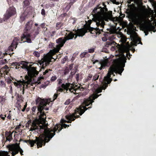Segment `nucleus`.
I'll list each match as a JSON object with an SVG mask.
<instances>
[{"label": "nucleus", "mask_w": 156, "mask_h": 156, "mask_svg": "<svg viewBox=\"0 0 156 156\" xmlns=\"http://www.w3.org/2000/svg\"><path fill=\"white\" fill-rule=\"evenodd\" d=\"M35 25L36 26H37L38 25V24H37V23H36L35 24Z\"/></svg>", "instance_id": "4d7b16f0"}, {"label": "nucleus", "mask_w": 156, "mask_h": 156, "mask_svg": "<svg viewBox=\"0 0 156 156\" xmlns=\"http://www.w3.org/2000/svg\"><path fill=\"white\" fill-rule=\"evenodd\" d=\"M65 104H68V102L67 101H66V102H65Z\"/></svg>", "instance_id": "052dcab7"}, {"label": "nucleus", "mask_w": 156, "mask_h": 156, "mask_svg": "<svg viewBox=\"0 0 156 156\" xmlns=\"http://www.w3.org/2000/svg\"><path fill=\"white\" fill-rule=\"evenodd\" d=\"M63 91V89L60 87H58V90H57V93H58V92H62Z\"/></svg>", "instance_id": "c9c22d12"}, {"label": "nucleus", "mask_w": 156, "mask_h": 156, "mask_svg": "<svg viewBox=\"0 0 156 156\" xmlns=\"http://www.w3.org/2000/svg\"><path fill=\"white\" fill-rule=\"evenodd\" d=\"M117 80V79H115V80H114V81H116Z\"/></svg>", "instance_id": "69168bd1"}, {"label": "nucleus", "mask_w": 156, "mask_h": 156, "mask_svg": "<svg viewBox=\"0 0 156 156\" xmlns=\"http://www.w3.org/2000/svg\"><path fill=\"white\" fill-rule=\"evenodd\" d=\"M129 55V57H130L132 56V55L130 54L129 51H128L127 53V54L126 55Z\"/></svg>", "instance_id": "3c124183"}, {"label": "nucleus", "mask_w": 156, "mask_h": 156, "mask_svg": "<svg viewBox=\"0 0 156 156\" xmlns=\"http://www.w3.org/2000/svg\"><path fill=\"white\" fill-rule=\"evenodd\" d=\"M1 86L2 87H4L5 85V83L2 81H1Z\"/></svg>", "instance_id": "ea45409f"}, {"label": "nucleus", "mask_w": 156, "mask_h": 156, "mask_svg": "<svg viewBox=\"0 0 156 156\" xmlns=\"http://www.w3.org/2000/svg\"><path fill=\"white\" fill-rule=\"evenodd\" d=\"M18 44L16 42V40H14L13 41L12 43L10 46L9 48V51H12L13 49H16Z\"/></svg>", "instance_id": "f3484780"}, {"label": "nucleus", "mask_w": 156, "mask_h": 156, "mask_svg": "<svg viewBox=\"0 0 156 156\" xmlns=\"http://www.w3.org/2000/svg\"><path fill=\"white\" fill-rule=\"evenodd\" d=\"M62 88L65 89L67 91L68 89V83H66L65 84L63 83L62 85Z\"/></svg>", "instance_id": "5701e85b"}, {"label": "nucleus", "mask_w": 156, "mask_h": 156, "mask_svg": "<svg viewBox=\"0 0 156 156\" xmlns=\"http://www.w3.org/2000/svg\"><path fill=\"white\" fill-rule=\"evenodd\" d=\"M51 102V101L50 99H42L39 97L37 98L36 100V104L37 105V109L39 112L38 113V117L46 115L44 110L47 111L49 110Z\"/></svg>", "instance_id": "423d86ee"}, {"label": "nucleus", "mask_w": 156, "mask_h": 156, "mask_svg": "<svg viewBox=\"0 0 156 156\" xmlns=\"http://www.w3.org/2000/svg\"><path fill=\"white\" fill-rule=\"evenodd\" d=\"M10 90L11 91H12V86H10Z\"/></svg>", "instance_id": "5fc2aeb1"}, {"label": "nucleus", "mask_w": 156, "mask_h": 156, "mask_svg": "<svg viewBox=\"0 0 156 156\" xmlns=\"http://www.w3.org/2000/svg\"><path fill=\"white\" fill-rule=\"evenodd\" d=\"M156 24L155 26L152 25L151 24L150 25H145L143 27V29L145 31H153L154 32H155L156 31Z\"/></svg>", "instance_id": "2eb2a0df"}, {"label": "nucleus", "mask_w": 156, "mask_h": 156, "mask_svg": "<svg viewBox=\"0 0 156 156\" xmlns=\"http://www.w3.org/2000/svg\"><path fill=\"white\" fill-rule=\"evenodd\" d=\"M68 73V68L67 66H66L65 67L64 72V75H66Z\"/></svg>", "instance_id": "2f4dec72"}, {"label": "nucleus", "mask_w": 156, "mask_h": 156, "mask_svg": "<svg viewBox=\"0 0 156 156\" xmlns=\"http://www.w3.org/2000/svg\"><path fill=\"white\" fill-rule=\"evenodd\" d=\"M114 42H113L112 41H107L105 43V47L106 48H108L110 46H111V51H114L115 50V48L112 46L113 44H114L113 43Z\"/></svg>", "instance_id": "dca6fc26"}, {"label": "nucleus", "mask_w": 156, "mask_h": 156, "mask_svg": "<svg viewBox=\"0 0 156 156\" xmlns=\"http://www.w3.org/2000/svg\"><path fill=\"white\" fill-rule=\"evenodd\" d=\"M25 108H24L22 110V111L23 112L24 111H25Z\"/></svg>", "instance_id": "6e6d98bb"}, {"label": "nucleus", "mask_w": 156, "mask_h": 156, "mask_svg": "<svg viewBox=\"0 0 156 156\" xmlns=\"http://www.w3.org/2000/svg\"><path fill=\"white\" fill-rule=\"evenodd\" d=\"M79 74L78 73V74H76V79L77 81H78V80H79Z\"/></svg>", "instance_id": "49530a36"}, {"label": "nucleus", "mask_w": 156, "mask_h": 156, "mask_svg": "<svg viewBox=\"0 0 156 156\" xmlns=\"http://www.w3.org/2000/svg\"><path fill=\"white\" fill-rule=\"evenodd\" d=\"M52 58L54 59L51 57V56L46 55L44 57V61L42 62V63H40L41 65H42L43 69H44V65L47 66L49 64V63L51 61V60Z\"/></svg>", "instance_id": "ddd939ff"}, {"label": "nucleus", "mask_w": 156, "mask_h": 156, "mask_svg": "<svg viewBox=\"0 0 156 156\" xmlns=\"http://www.w3.org/2000/svg\"><path fill=\"white\" fill-rule=\"evenodd\" d=\"M5 101V99L3 97L0 96V102L2 104H3Z\"/></svg>", "instance_id": "72a5a7b5"}, {"label": "nucleus", "mask_w": 156, "mask_h": 156, "mask_svg": "<svg viewBox=\"0 0 156 156\" xmlns=\"http://www.w3.org/2000/svg\"><path fill=\"white\" fill-rule=\"evenodd\" d=\"M80 117V116L79 115H78L77 116H72L71 114L70 113H69V117Z\"/></svg>", "instance_id": "de8ad7c7"}, {"label": "nucleus", "mask_w": 156, "mask_h": 156, "mask_svg": "<svg viewBox=\"0 0 156 156\" xmlns=\"http://www.w3.org/2000/svg\"><path fill=\"white\" fill-rule=\"evenodd\" d=\"M106 7L105 3L102 2L101 4L97 5L93 10V12L94 13L98 14L99 19L104 20L103 19V18L110 16L112 15V11H108Z\"/></svg>", "instance_id": "0eeeda50"}, {"label": "nucleus", "mask_w": 156, "mask_h": 156, "mask_svg": "<svg viewBox=\"0 0 156 156\" xmlns=\"http://www.w3.org/2000/svg\"><path fill=\"white\" fill-rule=\"evenodd\" d=\"M92 76L93 75L92 74L90 73L89 74L88 76L85 79V82H87L88 81L91 80Z\"/></svg>", "instance_id": "b1692460"}, {"label": "nucleus", "mask_w": 156, "mask_h": 156, "mask_svg": "<svg viewBox=\"0 0 156 156\" xmlns=\"http://www.w3.org/2000/svg\"><path fill=\"white\" fill-rule=\"evenodd\" d=\"M126 62V58L124 55H123V58L122 59H117L113 60V63L115 66V67H110L109 69L107 76L105 77V83L102 86V89H105L108 86V84H110L112 80L111 78V75L113 74L114 72L116 73H118L121 75L123 71L124 67L125 65V63Z\"/></svg>", "instance_id": "7ed1b4c3"}, {"label": "nucleus", "mask_w": 156, "mask_h": 156, "mask_svg": "<svg viewBox=\"0 0 156 156\" xmlns=\"http://www.w3.org/2000/svg\"><path fill=\"white\" fill-rule=\"evenodd\" d=\"M56 79V77L55 76H52L51 78V80L52 81H54Z\"/></svg>", "instance_id": "58836bf2"}, {"label": "nucleus", "mask_w": 156, "mask_h": 156, "mask_svg": "<svg viewBox=\"0 0 156 156\" xmlns=\"http://www.w3.org/2000/svg\"><path fill=\"white\" fill-rule=\"evenodd\" d=\"M69 91H70L71 93L73 92V93H74L76 92V90L74 88H69Z\"/></svg>", "instance_id": "f704fd0d"}, {"label": "nucleus", "mask_w": 156, "mask_h": 156, "mask_svg": "<svg viewBox=\"0 0 156 156\" xmlns=\"http://www.w3.org/2000/svg\"><path fill=\"white\" fill-rule=\"evenodd\" d=\"M32 25V22L30 21H28L26 24L23 33L26 32L27 33H29L30 31H34L33 30H31Z\"/></svg>", "instance_id": "4468645a"}, {"label": "nucleus", "mask_w": 156, "mask_h": 156, "mask_svg": "<svg viewBox=\"0 0 156 156\" xmlns=\"http://www.w3.org/2000/svg\"><path fill=\"white\" fill-rule=\"evenodd\" d=\"M94 20L95 22L97 27L94 28L90 27V24L92 23V20H89L88 23L84 26L83 28L78 29L75 31L77 34L70 32L69 30V40L73 39V37L75 39L77 36H83L87 32H90L91 34H95L96 36H98L103 31L102 29L105 27V22L104 20H102L98 19L99 17L98 14L94 13Z\"/></svg>", "instance_id": "f257e3e1"}, {"label": "nucleus", "mask_w": 156, "mask_h": 156, "mask_svg": "<svg viewBox=\"0 0 156 156\" xmlns=\"http://www.w3.org/2000/svg\"><path fill=\"white\" fill-rule=\"evenodd\" d=\"M78 52H76V53H75L73 55L71 59V60L72 62L74 60L76 56L78 54Z\"/></svg>", "instance_id": "c756f323"}, {"label": "nucleus", "mask_w": 156, "mask_h": 156, "mask_svg": "<svg viewBox=\"0 0 156 156\" xmlns=\"http://www.w3.org/2000/svg\"><path fill=\"white\" fill-rule=\"evenodd\" d=\"M24 5L25 6H27L29 5L30 4V2L28 0H25L23 2Z\"/></svg>", "instance_id": "cd10ccee"}, {"label": "nucleus", "mask_w": 156, "mask_h": 156, "mask_svg": "<svg viewBox=\"0 0 156 156\" xmlns=\"http://www.w3.org/2000/svg\"><path fill=\"white\" fill-rule=\"evenodd\" d=\"M78 66L76 65H74L73 64H71L70 65H69V70H72V71L70 73V75L69 76V79L71 78L72 76L74 75L77 71Z\"/></svg>", "instance_id": "f8f14e48"}, {"label": "nucleus", "mask_w": 156, "mask_h": 156, "mask_svg": "<svg viewBox=\"0 0 156 156\" xmlns=\"http://www.w3.org/2000/svg\"><path fill=\"white\" fill-rule=\"evenodd\" d=\"M109 59L108 58H106L105 59L101 60L100 62V64L102 65L103 67H105L108 66V64L109 63Z\"/></svg>", "instance_id": "a211bd4d"}, {"label": "nucleus", "mask_w": 156, "mask_h": 156, "mask_svg": "<svg viewBox=\"0 0 156 156\" xmlns=\"http://www.w3.org/2000/svg\"><path fill=\"white\" fill-rule=\"evenodd\" d=\"M30 84L32 86H33V82H32V79L31 82H30V84H27V83H24L23 84V94L24 93V90L27 88L28 87V84Z\"/></svg>", "instance_id": "412c9836"}, {"label": "nucleus", "mask_w": 156, "mask_h": 156, "mask_svg": "<svg viewBox=\"0 0 156 156\" xmlns=\"http://www.w3.org/2000/svg\"><path fill=\"white\" fill-rule=\"evenodd\" d=\"M49 71H51V69H49L48 70V69L46 70L45 71V72L43 73V75H44L46 74L47 73H48Z\"/></svg>", "instance_id": "37998d69"}, {"label": "nucleus", "mask_w": 156, "mask_h": 156, "mask_svg": "<svg viewBox=\"0 0 156 156\" xmlns=\"http://www.w3.org/2000/svg\"><path fill=\"white\" fill-rule=\"evenodd\" d=\"M95 51V48H92L89 49L88 50V52L89 53H93Z\"/></svg>", "instance_id": "7c9ffc66"}, {"label": "nucleus", "mask_w": 156, "mask_h": 156, "mask_svg": "<svg viewBox=\"0 0 156 156\" xmlns=\"http://www.w3.org/2000/svg\"><path fill=\"white\" fill-rule=\"evenodd\" d=\"M28 15L27 12H25L24 13H23L20 16V17L21 19L22 20H24L26 18H27Z\"/></svg>", "instance_id": "6ab92c4d"}, {"label": "nucleus", "mask_w": 156, "mask_h": 156, "mask_svg": "<svg viewBox=\"0 0 156 156\" xmlns=\"http://www.w3.org/2000/svg\"><path fill=\"white\" fill-rule=\"evenodd\" d=\"M76 22V20L74 18L73 19H70L69 20V23H71L73 24H74V23H75Z\"/></svg>", "instance_id": "c85d7f7f"}, {"label": "nucleus", "mask_w": 156, "mask_h": 156, "mask_svg": "<svg viewBox=\"0 0 156 156\" xmlns=\"http://www.w3.org/2000/svg\"><path fill=\"white\" fill-rule=\"evenodd\" d=\"M102 29L103 31L101 32L100 34H103L104 37L102 38V40L103 41H106L108 38L110 40L114 39L115 37V36L113 34L114 33V31L113 30L108 29L107 30L109 31V32H106V30H104V28Z\"/></svg>", "instance_id": "9d476101"}, {"label": "nucleus", "mask_w": 156, "mask_h": 156, "mask_svg": "<svg viewBox=\"0 0 156 156\" xmlns=\"http://www.w3.org/2000/svg\"><path fill=\"white\" fill-rule=\"evenodd\" d=\"M102 91V89L101 88L97 89L95 90V94H93L84 101V103L85 106H80L77 109V112L80 115H81L88 108L92 107V103L94 102L95 99L101 95V94H98L101 92Z\"/></svg>", "instance_id": "39448f33"}, {"label": "nucleus", "mask_w": 156, "mask_h": 156, "mask_svg": "<svg viewBox=\"0 0 156 156\" xmlns=\"http://www.w3.org/2000/svg\"><path fill=\"white\" fill-rule=\"evenodd\" d=\"M70 85V83H69V85Z\"/></svg>", "instance_id": "0e129e2a"}, {"label": "nucleus", "mask_w": 156, "mask_h": 156, "mask_svg": "<svg viewBox=\"0 0 156 156\" xmlns=\"http://www.w3.org/2000/svg\"><path fill=\"white\" fill-rule=\"evenodd\" d=\"M55 32H54V31H53V32H52V33H53V34H54Z\"/></svg>", "instance_id": "e2e57ef3"}, {"label": "nucleus", "mask_w": 156, "mask_h": 156, "mask_svg": "<svg viewBox=\"0 0 156 156\" xmlns=\"http://www.w3.org/2000/svg\"><path fill=\"white\" fill-rule=\"evenodd\" d=\"M62 24L60 22H58L56 23V28L57 30H58L62 26Z\"/></svg>", "instance_id": "393cba45"}, {"label": "nucleus", "mask_w": 156, "mask_h": 156, "mask_svg": "<svg viewBox=\"0 0 156 156\" xmlns=\"http://www.w3.org/2000/svg\"><path fill=\"white\" fill-rule=\"evenodd\" d=\"M27 65L28 63L23 61L21 62L20 63L15 62L12 63V66H16V69H19L20 66L21 68L25 69L27 71L28 75L25 76V80L18 81L14 83V85L18 88H21L23 84H30L31 82L32 78L38 74V72L35 67L28 66Z\"/></svg>", "instance_id": "f03ea898"}, {"label": "nucleus", "mask_w": 156, "mask_h": 156, "mask_svg": "<svg viewBox=\"0 0 156 156\" xmlns=\"http://www.w3.org/2000/svg\"><path fill=\"white\" fill-rule=\"evenodd\" d=\"M134 45L136 46L137 44H142V42L141 41V39L140 38H138L137 40H135L134 41Z\"/></svg>", "instance_id": "4be33fe9"}, {"label": "nucleus", "mask_w": 156, "mask_h": 156, "mask_svg": "<svg viewBox=\"0 0 156 156\" xmlns=\"http://www.w3.org/2000/svg\"><path fill=\"white\" fill-rule=\"evenodd\" d=\"M33 54L35 56L37 57H39L40 56V53L37 51L34 52Z\"/></svg>", "instance_id": "473e14b6"}, {"label": "nucleus", "mask_w": 156, "mask_h": 156, "mask_svg": "<svg viewBox=\"0 0 156 156\" xmlns=\"http://www.w3.org/2000/svg\"><path fill=\"white\" fill-rule=\"evenodd\" d=\"M44 79V77L43 76H41L38 78L37 81L36 82V83H37V84H39L41 83V81Z\"/></svg>", "instance_id": "bb28decb"}, {"label": "nucleus", "mask_w": 156, "mask_h": 156, "mask_svg": "<svg viewBox=\"0 0 156 156\" xmlns=\"http://www.w3.org/2000/svg\"><path fill=\"white\" fill-rule=\"evenodd\" d=\"M2 55V53L0 52V56L1 55Z\"/></svg>", "instance_id": "680f3d73"}, {"label": "nucleus", "mask_w": 156, "mask_h": 156, "mask_svg": "<svg viewBox=\"0 0 156 156\" xmlns=\"http://www.w3.org/2000/svg\"><path fill=\"white\" fill-rule=\"evenodd\" d=\"M144 30V33H145V35H147L148 34V32L149 31H145V30Z\"/></svg>", "instance_id": "8fccbe9b"}, {"label": "nucleus", "mask_w": 156, "mask_h": 156, "mask_svg": "<svg viewBox=\"0 0 156 156\" xmlns=\"http://www.w3.org/2000/svg\"><path fill=\"white\" fill-rule=\"evenodd\" d=\"M57 96H58V94H55L54 96V100H55L56 98H57Z\"/></svg>", "instance_id": "09e8293b"}, {"label": "nucleus", "mask_w": 156, "mask_h": 156, "mask_svg": "<svg viewBox=\"0 0 156 156\" xmlns=\"http://www.w3.org/2000/svg\"><path fill=\"white\" fill-rule=\"evenodd\" d=\"M68 40V35L65 37H60L56 40V42L57 44L56 46V47L54 48L51 51V53L52 55H54L58 52L65 43L66 41Z\"/></svg>", "instance_id": "1a4fd4ad"}, {"label": "nucleus", "mask_w": 156, "mask_h": 156, "mask_svg": "<svg viewBox=\"0 0 156 156\" xmlns=\"http://www.w3.org/2000/svg\"><path fill=\"white\" fill-rule=\"evenodd\" d=\"M99 75L98 74H96L95 75L93 76V78L92 81H95L97 80L99 78Z\"/></svg>", "instance_id": "a878e982"}, {"label": "nucleus", "mask_w": 156, "mask_h": 156, "mask_svg": "<svg viewBox=\"0 0 156 156\" xmlns=\"http://www.w3.org/2000/svg\"><path fill=\"white\" fill-rule=\"evenodd\" d=\"M39 28V27H38L37 30L35 31L33 34H32L33 31H32V32L30 31L29 33H27L26 32L23 33L21 36L22 41H23V42H27L29 43H31L32 41L34 40L36 36L39 34L38 29Z\"/></svg>", "instance_id": "6e6552de"}, {"label": "nucleus", "mask_w": 156, "mask_h": 156, "mask_svg": "<svg viewBox=\"0 0 156 156\" xmlns=\"http://www.w3.org/2000/svg\"><path fill=\"white\" fill-rule=\"evenodd\" d=\"M92 61L93 62V64H94L95 63L99 62V61L98 60H94L93 59L92 60Z\"/></svg>", "instance_id": "a18cd8bd"}, {"label": "nucleus", "mask_w": 156, "mask_h": 156, "mask_svg": "<svg viewBox=\"0 0 156 156\" xmlns=\"http://www.w3.org/2000/svg\"><path fill=\"white\" fill-rule=\"evenodd\" d=\"M124 41H126V39H125V40H124Z\"/></svg>", "instance_id": "774afa93"}, {"label": "nucleus", "mask_w": 156, "mask_h": 156, "mask_svg": "<svg viewBox=\"0 0 156 156\" xmlns=\"http://www.w3.org/2000/svg\"><path fill=\"white\" fill-rule=\"evenodd\" d=\"M71 1L69 3V6L70 7L71 5H72L73 3L75 2V0H70Z\"/></svg>", "instance_id": "e433bc0d"}, {"label": "nucleus", "mask_w": 156, "mask_h": 156, "mask_svg": "<svg viewBox=\"0 0 156 156\" xmlns=\"http://www.w3.org/2000/svg\"><path fill=\"white\" fill-rule=\"evenodd\" d=\"M15 13V8L13 7H10L9 9L7 10L6 14L4 16V19L0 18V23H2L3 21H5V20L7 19L12 16L14 15Z\"/></svg>", "instance_id": "9b49d317"}, {"label": "nucleus", "mask_w": 156, "mask_h": 156, "mask_svg": "<svg viewBox=\"0 0 156 156\" xmlns=\"http://www.w3.org/2000/svg\"><path fill=\"white\" fill-rule=\"evenodd\" d=\"M41 14L42 15H44L45 14V11L44 9H42L41 10Z\"/></svg>", "instance_id": "79ce46f5"}, {"label": "nucleus", "mask_w": 156, "mask_h": 156, "mask_svg": "<svg viewBox=\"0 0 156 156\" xmlns=\"http://www.w3.org/2000/svg\"><path fill=\"white\" fill-rule=\"evenodd\" d=\"M133 0H129L127 3L130 4L128 6L129 9H128L126 13L128 17L131 19L135 24L140 25L141 24L143 21V17L141 14L139 12V9L135 6L134 4H130L131 2Z\"/></svg>", "instance_id": "20e7f679"}, {"label": "nucleus", "mask_w": 156, "mask_h": 156, "mask_svg": "<svg viewBox=\"0 0 156 156\" xmlns=\"http://www.w3.org/2000/svg\"><path fill=\"white\" fill-rule=\"evenodd\" d=\"M62 80L60 79H58V84H60L62 83Z\"/></svg>", "instance_id": "603ef678"}, {"label": "nucleus", "mask_w": 156, "mask_h": 156, "mask_svg": "<svg viewBox=\"0 0 156 156\" xmlns=\"http://www.w3.org/2000/svg\"><path fill=\"white\" fill-rule=\"evenodd\" d=\"M65 117H68V115H66Z\"/></svg>", "instance_id": "bf43d9fd"}, {"label": "nucleus", "mask_w": 156, "mask_h": 156, "mask_svg": "<svg viewBox=\"0 0 156 156\" xmlns=\"http://www.w3.org/2000/svg\"><path fill=\"white\" fill-rule=\"evenodd\" d=\"M59 0H53L52 1H59Z\"/></svg>", "instance_id": "13d9d810"}, {"label": "nucleus", "mask_w": 156, "mask_h": 156, "mask_svg": "<svg viewBox=\"0 0 156 156\" xmlns=\"http://www.w3.org/2000/svg\"><path fill=\"white\" fill-rule=\"evenodd\" d=\"M90 54H88L87 52H84L82 53L80 55V57L81 58L84 57H88L90 56Z\"/></svg>", "instance_id": "aec40b11"}, {"label": "nucleus", "mask_w": 156, "mask_h": 156, "mask_svg": "<svg viewBox=\"0 0 156 156\" xmlns=\"http://www.w3.org/2000/svg\"><path fill=\"white\" fill-rule=\"evenodd\" d=\"M102 52H106V53H108V50L107 49H106L105 48H104L102 50Z\"/></svg>", "instance_id": "c03bdc74"}, {"label": "nucleus", "mask_w": 156, "mask_h": 156, "mask_svg": "<svg viewBox=\"0 0 156 156\" xmlns=\"http://www.w3.org/2000/svg\"><path fill=\"white\" fill-rule=\"evenodd\" d=\"M36 107H33L32 108V110L33 112V114H34V112H35V111L36 110Z\"/></svg>", "instance_id": "a19ab883"}, {"label": "nucleus", "mask_w": 156, "mask_h": 156, "mask_svg": "<svg viewBox=\"0 0 156 156\" xmlns=\"http://www.w3.org/2000/svg\"><path fill=\"white\" fill-rule=\"evenodd\" d=\"M105 67H103V66H102V65H101V66L99 68V69L101 70V69H103Z\"/></svg>", "instance_id": "864d4df0"}, {"label": "nucleus", "mask_w": 156, "mask_h": 156, "mask_svg": "<svg viewBox=\"0 0 156 156\" xmlns=\"http://www.w3.org/2000/svg\"><path fill=\"white\" fill-rule=\"evenodd\" d=\"M69 102H70V101H70V100L69 99Z\"/></svg>", "instance_id": "338daca9"}, {"label": "nucleus", "mask_w": 156, "mask_h": 156, "mask_svg": "<svg viewBox=\"0 0 156 156\" xmlns=\"http://www.w3.org/2000/svg\"><path fill=\"white\" fill-rule=\"evenodd\" d=\"M67 59V57H65L62 61V64L65 63V62L66 61Z\"/></svg>", "instance_id": "4c0bfd02"}]
</instances>
